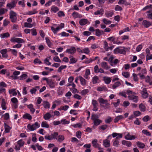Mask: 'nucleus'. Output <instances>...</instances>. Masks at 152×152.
<instances>
[{"label": "nucleus", "mask_w": 152, "mask_h": 152, "mask_svg": "<svg viewBox=\"0 0 152 152\" xmlns=\"http://www.w3.org/2000/svg\"><path fill=\"white\" fill-rule=\"evenodd\" d=\"M9 15L11 21L14 23L16 22L17 19L16 13L13 10H11L10 12Z\"/></svg>", "instance_id": "nucleus-1"}, {"label": "nucleus", "mask_w": 152, "mask_h": 152, "mask_svg": "<svg viewBox=\"0 0 152 152\" xmlns=\"http://www.w3.org/2000/svg\"><path fill=\"white\" fill-rule=\"evenodd\" d=\"M39 126V124H38V122H37L32 125L30 124H28L27 127L29 130L32 131L36 130Z\"/></svg>", "instance_id": "nucleus-2"}, {"label": "nucleus", "mask_w": 152, "mask_h": 152, "mask_svg": "<svg viewBox=\"0 0 152 152\" xmlns=\"http://www.w3.org/2000/svg\"><path fill=\"white\" fill-rule=\"evenodd\" d=\"M10 41L12 42H16L18 43H23L25 42V41L22 39L20 38H12Z\"/></svg>", "instance_id": "nucleus-3"}, {"label": "nucleus", "mask_w": 152, "mask_h": 152, "mask_svg": "<svg viewBox=\"0 0 152 152\" xmlns=\"http://www.w3.org/2000/svg\"><path fill=\"white\" fill-rule=\"evenodd\" d=\"M128 98L129 100H132L136 103L137 102L138 99V96L135 95L134 94L129 96Z\"/></svg>", "instance_id": "nucleus-4"}, {"label": "nucleus", "mask_w": 152, "mask_h": 152, "mask_svg": "<svg viewBox=\"0 0 152 152\" xmlns=\"http://www.w3.org/2000/svg\"><path fill=\"white\" fill-rule=\"evenodd\" d=\"M115 53H120L125 54L126 53V51L124 49H120V48L118 47L115 49L114 50Z\"/></svg>", "instance_id": "nucleus-5"}, {"label": "nucleus", "mask_w": 152, "mask_h": 152, "mask_svg": "<svg viewBox=\"0 0 152 152\" xmlns=\"http://www.w3.org/2000/svg\"><path fill=\"white\" fill-rule=\"evenodd\" d=\"M76 50L74 47H71L70 48L67 49L66 50V53H68L71 54L75 53L76 52Z\"/></svg>", "instance_id": "nucleus-6"}, {"label": "nucleus", "mask_w": 152, "mask_h": 152, "mask_svg": "<svg viewBox=\"0 0 152 152\" xmlns=\"http://www.w3.org/2000/svg\"><path fill=\"white\" fill-rule=\"evenodd\" d=\"M72 16L74 18H81L82 17V15L77 13V12L74 11L73 12L72 14Z\"/></svg>", "instance_id": "nucleus-7"}, {"label": "nucleus", "mask_w": 152, "mask_h": 152, "mask_svg": "<svg viewBox=\"0 0 152 152\" xmlns=\"http://www.w3.org/2000/svg\"><path fill=\"white\" fill-rule=\"evenodd\" d=\"M136 137L134 135H131L129 133H128L125 136V138L126 140H133Z\"/></svg>", "instance_id": "nucleus-8"}, {"label": "nucleus", "mask_w": 152, "mask_h": 152, "mask_svg": "<svg viewBox=\"0 0 152 152\" xmlns=\"http://www.w3.org/2000/svg\"><path fill=\"white\" fill-rule=\"evenodd\" d=\"M120 138L118 137H116L114 140L113 143V145L114 146L118 147L119 146V140Z\"/></svg>", "instance_id": "nucleus-9"}, {"label": "nucleus", "mask_w": 152, "mask_h": 152, "mask_svg": "<svg viewBox=\"0 0 152 152\" xmlns=\"http://www.w3.org/2000/svg\"><path fill=\"white\" fill-rule=\"evenodd\" d=\"M110 141L107 139H105L103 141V145L105 148L109 147L110 146Z\"/></svg>", "instance_id": "nucleus-10"}, {"label": "nucleus", "mask_w": 152, "mask_h": 152, "mask_svg": "<svg viewBox=\"0 0 152 152\" xmlns=\"http://www.w3.org/2000/svg\"><path fill=\"white\" fill-rule=\"evenodd\" d=\"M47 83L49 86L50 88H54L55 86V83L51 80H50L48 81Z\"/></svg>", "instance_id": "nucleus-11"}, {"label": "nucleus", "mask_w": 152, "mask_h": 152, "mask_svg": "<svg viewBox=\"0 0 152 152\" xmlns=\"http://www.w3.org/2000/svg\"><path fill=\"white\" fill-rule=\"evenodd\" d=\"M142 24L145 27L148 28L151 25L152 23L146 20H144L142 22Z\"/></svg>", "instance_id": "nucleus-12"}, {"label": "nucleus", "mask_w": 152, "mask_h": 152, "mask_svg": "<svg viewBox=\"0 0 152 152\" xmlns=\"http://www.w3.org/2000/svg\"><path fill=\"white\" fill-rule=\"evenodd\" d=\"M88 20L86 19H82L79 20V23L81 26H84L88 22Z\"/></svg>", "instance_id": "nucleus-13"}, {"label": "nucleus", "mask_w": 152, "mask_h": 152, "mask_svg": "<svg viewBox=\"0 0 152 152\" xmlns=\"http://www.w3.org/2000/svg\"><path fill=\"white\" fill-rule=\"evenodd\" d=\"M7 50L6 49L2 50L0 51L3 57L6 58L8 57V55L7 53Z\"/></svg>", "instance_id": "nucleus-14"}, {"label": "nucleus", "mask_w": 152, "mask_h": 152, "mask_svg": "<svg viewBox=\"0 0 152 152\" xmlns=\"http://www.w3.org/2000/svg\"><path fill=\"white\" fill-rule=\"evenodd\" d=\"M101 66L102 68L106 70L108 69L109 68L107 63L105 62H102L101 63Z\"/></svg>", "instance_id": "nucleus-15"}, {"label": "nucleus", "mask_w": 152, "mask_h": 152, "mask_svg": "<svg viewBox=\"0 0 152 152\" xmlns=\"http://www.w3.org/2000/svg\"><path fill=\"white\" fill-rule=\"evenodd\" d=\"M27 106L28 108L30 109V112L32 114H33L35 111V109L34 108L33 105L32 104H30L29 105H27Z\"/></svg>", "instance_id": "nucleus-16"}, {"label": "nucleus", "mask_w": 152, "mask_h": 152, "mask_svg": "<svg viewBox=\"0 0 152 152\" xmlns=\"http://www.w3.org/2000/svg\"><path fill=\"white\" fill-rule=\"evenodd\" d=\"M124 119V117L122 115H119L117 116L114 119V121L115 123L118 122L119 120Z\"/></svg>", "instance_id": "nucleus-17"}, {"label": "nucleus", "mask_w": 152, "mask_h": 152, "mask_svg": "<svg viewBox=\"0 0 152 152\" xmlns=\"http://www.w3.org/2000/svg\"><path fill=\"white\" fill-rule=\"evenodd\" d=\"M5 131L4 132L5 133H9L10 132V130L11 129V128L10 126L7 125L6 123H4Z\"/></svg>", "instance_id": "nucleus-18"}, {"label": "nucleus", "mask_w": 152, "mask_h": 152, "mask_svg": "<svg viewBox=\"0 0 152 152\" xmlns=\"http://www.w3.org/2000/svg\"><path fill=\"white\" fill-rule=\"evenodd\" d=\"M99 103L100 104H105L108 102V100L107 99H104L102 98H99L98 99Z\"/></svg>", "instance_id": "nucleus-19"}, {"label": "nucleus", "mask_w": 152, "mask_h": 152, "mask_svg": "<svg viewBox=\"0 0 152 152\" xmlns=\"http://www.w3.org/2000/svg\"><path fill=\"white\" fill-rule=\"evenodd\" d=\"M112 136L113 137H115L117 136L116 137H118V138H121L122 137V135L121 134L117 133H113L112 134Z\"/></svg>", "instance_id": "nucleus-20"}, {"label": "nucleus", "mask_w": 152, "mask_h": 152, "mask_svg": "<svg viewBox=\"0 0 152 152\" xmlns=\"http://www.w3.org/2000/svg\"><path fill=\"white\" fill-rule=\"evenodd\" d=\"M103 9L102 8H101L99 10H97L96 12H94V14L95 15H102L103 14Z\"/></svg>", "instance_id": "nucleus-21"}, {"label": "nucleus", "mask_w": 152, "mask_h": 152, "mask_svg": "<svg viewBox=\"0 0 152 152\" xmlns=\"http://www.w3.org/2000/svg\"><path fill=\"white\" fill-rule=\"evenodd\" d=\"M6 103L4 99H3L2 100L1 106L3 110H6L7 107H6Z\"/></svg>", "instance_id": "nucleus-22"}, {"label": "nucleus", "mask_w": 152, "mask_h": 152, "mask_svg": "<svg viewBox=\"0 0 152 152\" xmlns=\"http://www.w3.org/2000/svg\"><path fill=\"white\" fill-rule=\"evenodd\" d=\"M10 35L8 32H7L4 34H1L0 37L1 38H7L9 37Z\"/></svg>", "instance_id": "nucleus-23"}, {"label": "nucleus", "mask_w": 152, "mask_h": 152, "mask_svg": "<svg viewBox=\"0 0 152 152\" xmlns=\"http://www.w3.org/2000/svg\"><path fill=\"white\" fill-rule=\"evenodd\" d=\"M137 145L140 148H143L145 147V145L144 143L140 142H137Z\"/></svg>", "instance_id": "nucleus-24"}, {"label": "nucleus", "mask_w": 152, "mask_h": 152, "mask_svg": "<svg viewBox=\"0 0 152 152\" xmlns=\"http://www.w3.org/2000/svg\"><path fill=\"white\" fill-rule=\"evenodd\" d=\"M51 117V114L50 113H47L44 115V118L45 120H49L50 118Z\"/></svg>", "instance_id": "nucleus-25"}, {"label": "nucleus", "mask_w": 152, "mask_h": 152, "mask_svg": "<svg viewBox=\"0 0 152 152\" xmlns=\"http://www.w3.org/2000/svg\"><path fill=\"white\" fill-rule=\"evenodd\" d=\"M97 140L96 139H94L92 141V144L94 147L97 148L99 145V144L97 143Z\"/></svg>", "instance_id": "nucleus-26"}, {"label": "nucleus", "mask_w": 152, "mask_h": 152, "mask_svg": "<svg viewBox=\"0 0 152 152\" xmlns=\"http://www.w3.org/2000/svg\"><path fill=\"white\" fill-rule=\"evenodd\" d=\"M79 78L80 81V83L82 85H85L86 81L83 77L81 76H79Z\"/></svg>", "instance_id": "nucleus-27"}, {"label": "nucleus", "mask_w": 152, "mask_h": 152, "mask_svg": "<svg viewBox=\"0 0 152 152\" xmlns=\"http://www.w3.org/2000/svg\"><path fill=\"white\" fill-rule=\"evenodd\" d=\"M59 10V8L55 6H53L51 8V10L54 13H56Z\"/></svg>", "instance_id": "nucleus-28"}, {"label": "nucleus", "mask_w": 152, "mask_h": 152, "mask_svg": "<svg viewBox=\"0 0 152 152\" xmlns=\"http://www.w3.org/2000/svg\"><path fill=\"white\" fill-rule=\"evenodd\" d=\"M113 14V11H110L107 12L105 13V15L107 17H111Z\"/></svg>", "instance_id": "nucleus-29"}, {"label": "nucleus", "mask_w": 152, "mask_h": 152, "mask_svg": "<svg viewBox=\"0 0 152 152\" xmlns=\"http://www.w3.org/2000/svg\"><path fill=\"white\" fill-rule=\"evenodd\" d=\"M23 117L25 119H27L29 120H31L32 119L31 115L28 113L24 115L23 116Z\"/></svg>", "instance_id": "nucleus-30"}, {"label": "nucleus", "mask_w": 152, "mask_h": 152, "mask_svg": "<svg viewBox=\"0 0 152 152\" xmlns=\"http://www.w3.org/2000/svg\"><path fill=\"white\" fill-rule=\"evenodd\" d=\"M99 77L97 76H95L92 78V81L93 84H96L99 80Z\"/></svg>", "instance_id": "nucleus-31"}, {"label": "nucleus", "mask_w": 152, "mask_h": 152, "mask_svg": "<svg viewBox=\"0 0 152 152\" xmlns=\"http://www.w3.org/2000/svg\"><path fill=\"white\" fill-rule=\"evenodd\" d=\"M121 85L120 82L119 81L115 83L112 86V88L113 89H115L117 87H118Z\"/></svg>", "instance_id": "nucleus-32"}, {"label": "nucleus", "mask_w": 152, "mask_h": 152, "mask_svg": "<svg viewBox=\"0 0 152 152\" xmlns=\"http://www.w3.org/2000/svg\"><path fill=\"white\" fill-rule=\"evenodd\" d=\"M45 40L48 46L51 47L52 45V44L48 37H46Z\"/></svg>", "instance_id": "nucleus-33"}, {"label": "nucleus", "mask_w": 152, "mask_h": 152, "mask_svg": "<svg viewBox=\"0 0 152 152\" xmlns=\"http://www.w3.org/2000/svg\"><path fill=\"white\" fill-rule=\"evenodd\" d=\"M51 28L52 31L55 34H56L57 31H58L60 29L59 27H58L56 28H55L53 27L52 26L51 27Z\"/></svg>", "instance_id": "nucleus-34"}, {"label": "nucleus", "mask_w": 152, "mask_h": 152, "mask_svg": "<svg viewBox=\"0 0 152 152\" xmlns=\"http://www.w3.org/2000/svg\"><path fill=\"white\" fill-rule=\"evenodd\" d=\"M98 116L96 114H92L91 116V119L94 121L98 119Z\"/></svg>", "instance_id": "nucleus-35"}, {"label": "nucleus", "mask_w": 152, "mask_h": 152, "mask_svg": "<svg viewBox=\"0 0 152 152\" xmlns=\"http://www.w3.org/2000/svg\"><path fill=\"white\" fill-rule=\"evenodd\" d=\"M102 122V120L98 119L94 121V123L95 126H97L100 124Z\"/></svg>", "instance_id": "nucleus-36"}, {"label": "nucleus", "mask_w": 152, "mask_h": 152, "mask_svg": "<svg viewBox=\"0 0 152 152\" xmlns=\"http://www.w3.org/2000/svg\"><path fill=\"white\" fill-rule=\"evenodd\" d=\"M119 61L117 59H115L114 61H113L111 63H110V65L111 66H114L116 65V64L119 63Z\"/></svg>", "instance_id": "nucleus-37"}, {"label": "nucleus", "mask_w": 152, "mask_h": 152, "mask_svg": "<svg viewBox=\"0 0 152 152\" xmlns=\"http://www.w3.org/2000/svg\"><path fill=\"white\" fill-rule=\"evenodd\" d=\"M104 80L107 84H109L111 81V79L108 77H104Z\"/></svg>", "instance_id": "nucleus-38"}, {"label": "nucleus", "mask_w": 152, "mask_h": 152, "mask_svg": "<svg viewBox=\"0 0 152 152\" xmlns=\"http://www.w3.org/2000/svg\"><path fill=\"white\" fill-rule=\"evenodd\" d=\"M97 90L99 91H107V89L105 87H99L97 89Z\"/></svg>", "instance_id": "nucleus-39"}, {"label": "nucleus", "mask_w": 152, "mask_h": 152, "mask_svg": "<svg viewBox=\"0 0 152 152\" xmlns=\"http://www.w3.org/2000/svg\"><path fill=\"white\" fill-rule=\"evenodd\" d=\"M43 105L45 108H49L50 107V104L48 102H45Z\"/></svg>", "instance_id": "nucleus-40"}, {"label": "nucleus", "mask_w": 152, "mask_h": 152, "mask_svg": "<svg viewBox=\"0 0 152 152\" xmlns=\"http://www.w3.org/2000/svg\"><path fill=\"white\" fill-rule=\"evenodd\" d=\"M102 34V33L101 31H100L99 29L97 28L96 29V35L97 36L100 37Z\"/></svg>", "instance_id": "nucleus-41"}, {"label": "nucleus", "mask_w": 152, "mask_h": 152, "mask_svg": "<svg viewBox=\"0 0 152 152\" xmlns=\"http://www.w3.org/2000/svg\"><path fill=\"white\" fill-rule=\"evenodd\" d=\"M139 107L142 111H145V106L142 104H140L139 105Z\"/></svg>", "instance_id": "nucleus-42"}, {"label": "nucleus", "mask_w": 152, "mask_h": 152, "mask_svg": "<svg viewBox=\"0 0 152 152\" xmlns=\"http://www.w3.org/2000/svg\"><path fill=\"white\" fill-rule=\"evenodd\" d=\"M58 135V134L57 132H54L51 135V136L52 138V139H57V136Z\"/></svg>", "instance_id": "nucleus-43"}, {"label": "nucleus", "mask_w": 152, "mask_h": 152, "mask_svg": "<svg viewBox=\"0 0 152 152\" xmlns=\"http://www.w3.org/2000/svg\"><path fill=\"white\" fill-rule=\"evenodd\" d=\"M7 7H8L10 9L13 8L14 7H15V5H14L11 2L10 3H8L7 4Z\"/></svg>", "instance_id": "nucleus-44"}, {"label": "nucleus", "mask_w": 152, "mask_h": 152, "mask_svg": "<svg viewBox=\"0 0 152 152\" xmlns=\"http://www.w3.org/2000/svg\"><path fill=\"white\" fill-rule=\"evenodd\" d=\"M37 13V11H36V9H34L32 11H30L28 12L27 13V14L28 15H31L34 14H35V13Z\"/></svg>", "instance_id": "nucleus-45"}, {"label": "nucleus", "mask_w": 152, "mask_h": 152, "mask_svg": "<svg viewBox=\"0 0 152 152\" xmlns=\"http://www.w3.org/2000/svg\"><path fill=\"white\" fill-rule=\"evenodd\" d=\"M64 139V137L62 135H59L57 138L58 141L59 142H61Z\"/></svg>", "instance_id": "nucleus-46"}, {"label": "nucleus", "mask_w": 152, "mask_h": 152, "mask_svg": "<svg viewBox=\"0 0 152 152\" xmlns=\"http://www.w3.org/2000/svg\"><path fill=\"white\" fill-rule=\"evenodd\" d=\"M142 132L147 136H151V133L147 130H143L142 131Z\"/></svg>", "instance_id": "nucleus-47"}, {"label": "nucleus", "mask_w": 152, "mask_h": 152, "mask_svg": "<svg viewBox=\"0 0 152 152\" xmlns=\"http://www.w3.org/2000/svg\"><path fill=\"white\" fill-rule=\"evenodd\" d=\"M41 126L42 127L48 128L49 127V125L45 122H43L41 124Z\"/></svg>", "instance_id": "nucleus-48"}, {"label": "nucleus", "mask_w": 152, "mask_h": 152, "mask_svg": "<svg viewBox=\"0 0 152 152\" xmlns=\"http://www.w3.org/2000/svg\"><path fill=\"white\" fill-rule=\"evenodd\" d=\"M24 26L25 27L31 28L33 26V25L32 24L27 22H25L24 23Z\"/></svg>", "instance_id": "nucleus-49"}, {"label": "nucleus", "mask_w": 152, "mask_h": 152, "mask_svg": "<svg viewBox=\"0 0 152 152\" xmlns=\"http://www.w3.org/2000/svg\"><path fill=\"white\" fill-rule=\"evenodd\" d=\"M17 142L20 147L23 146L24 143V142L22 140L18 141Z\"/></svg>", "instance_id": "nucleus-50"}, {"label": "nucleus", "mask_w": 152, "mask_h": 152, "mask_svg": "<svg viewBox=\"0 0 152 152\" xmlns=\"http://www.w3.org/2000/svg\"><path fill=\"white\" fill-rule=\"evenodd\" d=\"M122 75L126 78H128L129 76V74L128 72H124L122 73Z\"/></svg>", "instance_id": "nucleus-51"}, {"label": "nucleus", "mask_w": 152, "mask_h": 152, "mask_svg": "<svg viewBox=\"0 0 152 152\" xmlns=\"http://www.w3.org/2000/svg\"><path fill=\"white\" fill-rule=\"evenodd\" d=\"M81 133L80 131H77L76 133V136L78 138H80L81 137Z\"/></svg>", "instance_id": "nucleus-52"}, {"label": "nucleus", "mask_w": 152, "mask_h": 152, "mask_svg": "<svg viewBox=\"0 0 152 152\" xmlns=\"http://www.w3.org/2000/svg\"><path fill=\"white\" fill-rule=\"evenodd\" d=\"M103 22L106 24H110L111 22L110 20H107L106 19L104 18L103 19Z\"/></svg>", "instance_id": "nucleus-53"}, {"label": "nucleus", "mask_w": 152, "mask_h": 152, "mask_svg": "<svg viewBox=\"0 0 152 152\" xmlns=\"http://www.w3.org/2000/svg\"><path fill=\"white\" fill-rule=\"evenodd\" d=\"M104 49L106 51H108V48H109V47L108 45V43L106 41H104Z\"/></svg>", "instance_id": "nucleus-54"}, {"label": "nucleus", "mask_w": 152, "mask_h": 152, "mask_svg": "<svg viewBox=\"0 0 152 152\" xmlns=\"http://www.w3.org/2000/svg\"><path fill=\"white\" fill-rule=\"evenodd\" d=\"M115 11H121L123 9L120 6L117 5L115 6Z\"/></svg>", "instance_id": "nucleus-55"}, {"label": "nucleus", "mask_w": 152, "mask_h": 152, "mask_svg": "<svg viewBox=\"0 0 152 152\" xmlns=\"http://www.w3.org/2000/svg\"><path fill=\"white\" fill-rule=\"evenodd\" d=\"M88 92V89H84L81 91V94L83 95H85Z\"/></svg>", "instance_id": "nucleus-56"}, {"label": "nucleus", "mask_w": 152, "mask_h": 152, "mask_svg": "<svg viewBox=\"0 0 152 152\" xmlns=\"http://www.w3.org/2000/svg\"><path fill=\"white\" fill-rule=\"evenodd\" d=\"M77 61V60L74 58H72L70 59L69 63L70 64L75 63Z\"/></svg>", "instance_id": "nucleus-57"}, {"label": "nucleus", "mask_w": 152, "mask_h": 152, "mask_svg": "<svg viewBox=\"0 0 152 152\" xmlns=\"http://www.w3.org/2000/svg\"><path fill=\"white\" fill-rule=\"evenodd\" d=\"M31 34L33 36H36L37 34L36 30L35 28H33L31 29Z\"/></svg>", "instance_id": "nucleus-58"}, {"label": "nucleus", "mask_w": 152, "mask_h": 152, "mask_svg": "<svg viewBox=\"0 0 152 152\" xmlns=\"http://www.w3.org/2000/svg\"><path fill=\"white\" fill-rule=\"evenodd\" d=\"M58 15L59 17L64 16L65 14L62 11H60L58 13Z\"/></svg>", "instance_id": "nucleus-59"}, {"label": "nucleus", "mask_w": 152, "mask_h": 152, "mask_svg": "<svg viewBox=\"0 0 152 152\" xmlns=\"http://www.w3.org/2000/svg\"><path fill=\"white\" fill-rule=\"evenodd\" d=\"M63 124H68L69 123V121H66V119H62L61 121Z\"/></svg>", "instance_id": "nucleus-60"}, {"label": "nucleus", "mask_w": 152, "mask_h": 152, "mask_svg": "<svg viewBox=\"0 0 152 152\" xmlns=\"http://www.w3.org/2000/svg\"><path fill=\"white\" fill-rule=\"evenodd\" d=\"M54 0H49L45 4L46 7L49 6L51 4L52 1H54Z\"/></svg>", "instance_id": "nucleus-61"}, {"label": "nucleus", "mask_w": 152, "mask_h": 152, "mask_svg": "<svg viewBox=\"0 0 152 152\" xmlns=\"http://www.w3.org/2000/svg\"><path fill=\"white\" fill-rule=\"evenodd\" d=\"M142 45H140L138 46L136 49V50L137 52H139L142 48Z\"/></svg>", "instance_id": "nucleus-62"}, {"label": "nucleus", "mask_w": 152, "mask_h": 152, "mask_svg": "<svg viewBox=\"0 0 152 152\" xmlns=\"http://www.w3.org/2000/svg\"><path fill=\"white\" fill-rule=\"evenodd\" d=\"M83 53L86 54H88L90 52V51L88 48H86L83 49Z\"/></svg>", "instance_id": "nucleus-63"}, {"label": "nucleus", "mask_w": 152, "mask_h": 152, "mask_svg": "<svg viewBox=\"0 0 152 152\" xmlns=\"http://www.w3.org/2000/svg\"><path fill=\"white\" fill-rule=\"evenodd\" d=\"M53 60L56 62H61V61L58 56H55L53 58Z\"/></svg>", "instance_id": "nucleus-64"}]
</instances>
